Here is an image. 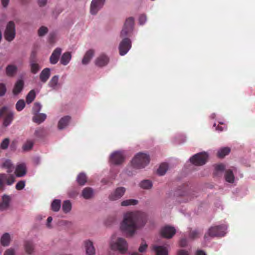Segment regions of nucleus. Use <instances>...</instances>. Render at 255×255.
<instances>
[{
  "label": "nucleus",
  "mask_w": 255,
  "mask_h": 255,
  "mask_svg": "<svg viewBox=\"0 0 255 255\" xmlns=\"http://www.w3.org/2000/svg\"><path fill=\"white\" fill-rule=\"evenodd\" d=\"M46 115L45 114H37L33 117V121L38 124L42 123L46 118Z\"/></svg>",
  "instance_id": "obj_29"
},
{
  "label": "nucleus",
  "mask_w": 255,
  "mask_h": 255,
  "mask_svg": "<svg viewBox=\"0 0 255 255\" xmlns=\"http://www.w3.org/2000/svg\"><path fill=\"white\" fill-rule=\"evenodd\" d=\"M1 3L3 7H5L9 3V0H1Z\"/></svg>",
  "instance_id": "obj_63"
},
{
  "label": "nucleus",
  "mask_w": 255,
  "mask_h": 255,
  "mask_svg": "<svg viewBox=\"0 0 255 255\" xmlns=\"http://www.w3.org/2000/svg\"><path fill=\"white\" fill-rule=\"evenodd\" d=\"M147 248V245L144 241H143L141 243V244L138 249V251L140 253H143L145 251Z\"/></svg>",
  "instance_id": "obj_53"
},
{
  "label": "nucleus",
  "mask_w": 255,
  "mask_h": 255,
  "mask_svg": "<svg viewBox=\"0 0 255 255\" xmlns=\"http://www.w3.org/2000/svg\"><path fill=\"white\" fill-rule=\"evenodd\" d=\"M24 82L22 80H18L15 84L12 90V93L17 95L21 92L23 89Z\"/></svg>",
  "instance_id": "obj_20"
},
{
  "label": "nucleus",
  "mask_w": 255,
  "mask_h": 255,
  "mask_svg": "<svg viewBox=\"0 0 255 255\" xmlns=\"http://www.w3.org/2000/svg\"><path fill=\"white\" fill-rule=\"evenodd\" d=\"M61 207V201L58 199H55L51 203V210L54 212H58Z\"/></svg>",
  "instance_id": "obj_34"
},
{
  "label": "nucleus",
  "mask_w": 255,
  "mask_h": 255,
  "mask_svg": "<svg viewBox=\"0 0 255 255\" xmlns=\"http://www.w3.org/2000/svg\"><path fill=\"white\" fill-rule=\"evenodd\" d=\"M134 23V19L132 17H129L126 19L121 32V37H126L128 35L133 29Z\"/></svg>",
  "instance_id": "obj_7"
},
{
  "label": "nucleus",
  "mask_w": 255,
  "mask_h": 255,
  "mask_svg": "<svg viewBox=\"0 0 255 255\" xmlns=\"http://www.w3.org/2000/svg\"><path fill=\"white\" fill-rule=\"evenodd\" d=\"M2 167L7 169V172L10 173L12 171V164L10 160H6L2 164Z\"/></svg>",
  "instance_id": "obj_43"
},
{
  "label": "nucleus",
  "mask_w": 255,
  "mask_h": 255,
  "mask_svg": "<svg viewBox=\"0 0 255 255\" xmlns=\"http://www.w3.org/2000/svg\"><path fill=\"white\" fill-rule=\"evenodd\" d=\"M208 155L206 152L197 153L190 158L191 162L197 166L205 164L207 162Z\"/></svg>",
  "instance_id": "obj_5"
},
{
  "label": "nucleus",
  "mask_w": 255,
  "mask_h": 255,
  "mask_svg": "<svg viewBox=\"0 0 255 255\" xmlns=\"http://www.w3.org/2000/svg\"><path fill=\"white\" fill-rule=\"evenodd\" d=\"M140 186L142 188L148 189L152 187V184L150 180H144L140 182Z\"/></svg>",
  "instance_id": "obj_41"
},
{
  "label": "nucleus",
  "mask_w": 255,
  "mask_h": 255,
  "mask_svg": "<svg viewBox=\"0 0 255 255\" xmlns=\"http://www.w3.org/2000/svg\"><path fill=\"white\" fill-rule=\"evenodd\" d=\"M52 218L51 217H48V218L47 219V226L48 228H50L51 227V226H50V224L52 222Z\"/></svg>",
  "instance_id": "obj_62"
},
{
  "label": "nucleus",
  "mask_w": 255,
  "mask_h": 255,
  "mask_svg": "<svg viewBox=\"0 0 255 255\" xmlns=\"http://www.w3.org/2000/svg\"><path fill=\"white\" fill-rule=\"evenodd\" d=\"M35 93L33 90H31L26 97V102L27 104L31 103L35 98Z\"/></svg>",
  "instance_id": "obj_39"
},
{
  "label": "nucleus",
  "mask_w": 255,
  "mask_h": 255,
  "mask_svg": "<svg viewBox=\"0 0 255 255\" xmlns=\"http://www.w3.org/2000/svg\"><path fill=\"white\" fill-rule=\"evenodd\" d=\"M15 252L13 249H8L6 250L4 253L3 255H14Z\"/></svg>",
  "instance_id": "obj_55"
},
{
  "label": "nucleus",
  "mask_w": 255,
  "mask_h": 255,
  "mask_svg": "<svg viewBox=\"0 0 255 255\" xmlns=\"http://www.w3.org/2000/svg\"><path fill=\"white\" fill-rule=\"evenodd\" d=\"M109 57L105 54H100L95 60V65L99 67L106 66L109 62Z\"/></svg>",
  "instance_id": "obj_13"
},
{
  "label": "nucleus",
  "mask_w": 255,
  "mask_h": 255,
  "mask_svg": "<svg viewBox=\"0 0 255 255\" xmlns=\"http://www.w3.org/2000/svg\"><path fill=\"white\" fill-rule=\"evenodd\" d=\"M50 76V69L48 68H44L39 75V78L42 83H46Z\"/></svg>",
  "instance_id": "obj_19"
},
{
  "label": "nucleus",
  "mask_w": 255,
  "mask_h": 255,
  "mask_svg": "<svg viewBox=\"0 0 255 255\" xmlns=\"http://www.w3.org/2000/svg\"><path fill=\"white\" fill-rule=\"evenodd\" d=\"M153 250L156 253V255H168L166 248L162 246H154Z\"/></svg>",
  "instance_id": "obj_27"
},
{
  "label": "nucleus",
  "mask_w": 255,
  "mask_h": 255,
  "mask_svg": "<svg viewBox=\"0 0 255 255\" xmlns=\"http://www.w3.org/2000/svg\"><path fill=\"white\" fill-rule=\"evenodd\" d=\"M47 27L42 26L40 27L38 30V35L39 36H43L48 32Z\"/></svg>",
  "instance_id": "obj_47"
},
{
  "label": "nucleus",
  "mask_w": 255,
  "mask_h": 255,
  "mask_svg": "<svg viewBox=\"0 0 255 255\" xmlns=\"http://www.w3.org/2000/svg\"><path fill=\"white\" fill-rule=\"evenodd\" d=\"M70 120L71 117L68 116H65L61 118L58 124V128L59 129H62L64 128L68 125Z\"/></svg>",
  "instance_id": "obj_24"
},
{
  "label": "nucleus",
  "mask_w": 255,
  "mask_h": 255,
  "mask_svg": "<svg viewBox=\"0 0 255 255\" xmlns=\"http://www.w3.org/2000/svg\"><path fill=\"white\" fill-rule=\"evenodd\" d=\"M216 129L220 131H222L223 130V128L221 127L218 126L217 128H216Z\"/></svg>",
  "instance_id": "obj_64"
},
{
  "label": "nucleus",
  "mask_w": 255,
  "mask_h": 255,
  "mask_svg": "<svg viewBox=\"0 0 255 255\" xmlns=\"http://www.w3.org/2000/svg\"><path fill=\"white\" fill-rule=\"evenodd\" d=\"M195 255H207L204 251L202 250H197L196 252Z\"/></svg>",
  "instance_id": "obj_61"
},
{
  "label": "nucleus",
  "mask_w": 255,
  "mask_h": 255,
  "mask_svg": "<svg viewBox=\"0 0 255 255\" xmlns=\"http://www.w3.org/2000/svg\"><path fill=\"white\" fill-rule=\"evenodd\" d=\"M10 201V198L9 196L4 195L2 197V201L0 203V210H5L8 208Z\"/></svg>",
  "instance_id": "obj_23"
},
{
  "label": "nucleus",
  "mask_w": 255,
  "mask_h": 255,
  "mask_svg": "<svg viewBox=\"0 0 255 255\" xmlns=\"http://www.w3.org/2000/svg\"><path fill=\"white\" fill-rule=\"evenodd\" d=\"M93 191L92 189L90 187L84 188L82 191V196L85 199H90L93 196Z\"/></svg>",
  "instance_id": "obj_30"
},
{
  "label": "nucleus",
  "mask_w": 255,
  "mask_h": 255,
  "mask_svg": "<svg viewBox=\"0 0 255 255\" xmlns=\"http://www.w3.org/2000/svg\"><path fill=\"white\" fill-rule=\"evenodd\" d=\"M111 248L114 250H118L121 253H125L128 250V244L125 239L118 238L116 243H111Z\"/></svg>",
  "instance_id": "obj_6"
},
{
  "label": "nucleus",
  "mask_w": 255,
  "mask_h": 255,
  "mask_svg": "<svg viewBox=\"0 0 255 255\" xmlns=\"http://www.w3.org/2000/svg\"><path fill=\"white\" fill-rule=\"evenodd\" d=\"M85 249L87 255H94L95 254V250L93 246V243L90 241L85 242Z\"/></svg>",
  "instance_id": "obj_25"
},
{
  "label": "nucleus",
  "mask_w": 255,
  "mask_h": 255,
  "mask_svg": "<svg viewBox=\"0 0 255 255\" xmlns=\"http://www.w3.org/2000/svg\"><path fill=\"white\" fill-rule=\"evenodd\" d=\"M105 0H93L91 3L90 12L92 14H96L103 6Z\"/></svg>",
  "instance_id": "obj_11"
},
{
  "label": "nucleus",
  "mask_w": 255,
  "mask_h": 255,
  "mask_svg": "<svg viewBox=\"0 0 255 255\" xmlns=\"http://www.w3.org/2000/svg\"><path fill=\"white\" fill-rule=\"evenodd\" d=\"M227 227L226 225H221L219 226H213L210 228L208 232L205 234L204 238L207 239L208 236L211 237H223L226 234Z\"/></svg>",
  "instance_id": "obj_3"
},
{
  "label": "nucleus",
  "mask_w": 255,
  "mask_h": 255,
  "mask_svg": "<svg viewBox=\"0 0 255 255\" xmlns=\"http://www.w3.org/2000/svg\"><path fill=\"white\" fill-rule=\"evenodd\" d=\"M13 119V113L11 112H8L6 115H5V117L4 119V121L3 122V125L4 127H7L8 125H9Z\"/></svg>",
  "instance_id": "obj_28"
},
{
  "label": "nucleus",
  "mask_w": 255,
  "mask_h": 255,
  "mask_svg": "<svg viewBox=\"0 0 255 255\" xmlns=\"http://www.w3.org/2000/svg\"><path fill=\"white\" fill-rule=\"evenodd\" d=\"M25 249L26 253L31 255L33 251V245L31 242L27 241L25 244Z\"/></svg>",
  "instance_id": "obj_42"
},
{
  "label": "nucleus",
  "mask_w": 255,
  "mask_h": 255,
  "mask_svg": "<svg viewBox=\"0 0 255 255\" xmlns=\"http://www.w3.org/2000/svg\"><path fill=\"white\" fill-rule=\"evenodd\" d=\"M41 109V105L38 103H35L32 108V113L35 115L39 114Z\"/></svg>",
  "instance_id": "obj_46"
},
{
  "label": "nucleus",
  "mask_w": 255,
  "mask_h": 255,
  "mask_svg": "<svg viewBox=\"0 0 255 255\" xmlns=\"http://www.w3.org/2000/svg\"><path fill=\"white\" fill-rule=\"evenodd\" d=\"M225 177L226 181L229 183L234 182L235 180V177L232 170H231V169H228L226 171Z\"/></svg>",
  "instance_id": "obj_32"
},
{
  "label": "nucleus",
  "mask_w": 255,
  "mask_h": 255,
  "mask_svg": "<svg viewBox=\"0 0 255 255\" xmlns=\"http://www.w3.org/2000/svg\"><path fill=\"white\" fill-rule=\"evenodd\" d=\"M231 151L229 147H225L220 149L217 152V156L219 158H223L228 155Z\"/></svg>",
  "instance_id": "obj_31"
},
{
  "label": "nucleus",
  "mask_w": 255,
  "mask_h": 255,
  "mask_svg": "<svg viewBox=\"0 0 255 255\" xmlns=\"http://www.w3.org/2000/svg\"><path fill=\"white\" fill-rule=\"evenodd\" d=\"M43 132L42 129H38L35 130L34 132V135L37 137H40L41 136V133Z\"/></svg>",
  "instance_id": "obj_59"
},
{
  "label": "nucleus",
  "mask_w": 255,
  "mask_h": 255,
  "mask_svg": "<svg viewBox=\"0 0 255 255\" xmlns=\"http://www.w3.org/2000/svg\"><path fill=\"white\" fill-rule=\"evenodd\" d=\"M62 49L60 48H56L52 52L51 55L49 60L52 64H56L59 59L60 56L61 54Z\"/></svg>",
  "instance_id": "obj_16"
},
{
  "label": "nucleus",
  "mask_w": 255,
  "mask_h": 255,
  "mask_svg": "<svg viewBox=\"0 0 255 255\" xmlns=\"http://www.w3.org/2000/svg\"><path fill=\"white\" fill-rule=\"evenodd\" d=\"M6 92L5 85L3 83H0V97L3 96Z\"/></svg>",
  "instance_id": "obj_50"
},
{
  "label": "nucleus",
  "mask_w": 255,
  "mask_h": 255,
  "mask_svg": "<svg viewBox=\"0 0 255 255\" xmlns=\"http://www.w3.org/2000/svg\"><path fill=\"white\" fill-rule=\"evenodd\" d=\"M200 234V233L198 230H195L190 231L189 236L191 238L194 239L198 238Z\"/></svg>",
  "instance_id": "obj_49"
},
{
  "label": "nucleus",
  "mask_w": 255,
  "mask_h": 255,
  "mask_svg": "<svg viewBox=\"0 0 255 255\" xmlns=\"http://www.w3.org/2000/svg\"><path fill=\"white\" fill-rule=\"evenodd\" d=\"M126 189L124 187H118L109 196V198L111 201L117 200L121 198L125 194Z\"/></svg>",
  "instance_id": "obj_14"
},
{
  "label": "nucleus",
  "mask_w": 255,
  "mask_h": 255,
  "mask_svg": "<svg viewBox=\"0 0 255 255\" xmlns=\"http://www.w3.org/2000/svg\"><path fill=\"white\" fill-rule=\"evenodd\" d=\"M125 158L123 153L121 151H117L111 154L110 161L113 164L120 165L124 162Z\"/></svg>",
  "instance_id": "obj_9"
},
{
  "label": "nucleus",
  "mask_w": 255,
  "mask_h": 255,
  "mask_svg": "<svg viewBox=\"0 0 255 255\" xmlns=\"http://www.w3.org/2000/svg\"><path fill=\"white\" fill-rule=\"evenodd\" d=\"M15 181V178L13 175H7L5 174H0V191L4 190V184L7 185H12Z\"/></svg>",
  "instance_id": "obj_8"
},
{
  "label": "nucleus",
  "mask_w": 255,
  "mask_h": 255,
  "mask_svg": "<svg viewBox=\"0 0 255 255\" xmlns=\"http://www.w3.org/2000/svg\"><path fill=\"white\" fill-rule=\"evenodd\" d=\"M72 208L71 203L69 200L64 201L62 204V210L65 213L69 212Z\"/></svg>",
  "instance_id": "obj_35"
},
{
  "label": "nucleus",
  "mask_w": 255,
  "mask_h": 255,
  "mask_svg": "<svg viewBox=\"0 0 255 255\" xmlns=\"http://www.w3.org/2000/svg\"><path fill=\"white\" fill-rule=\"evenodd\" d=\"M138 203V201L135 199H128L121 202V206H128L130 205H135Z\"/></svg>",
  "instance_id": "obj_38"
},
{
  "label": "nucleus",
  "mask_w": 255,
  "mask_h": 255,
  "mask_svg": "<svg viewBox=\"0 0 255 255\" xmlns=\"http://www.w3.org/2000/svg\"><path fill=\"white\" fill-rule=\"evenodd\" d=\"M146 221V215L143 212H128L124 215L123 220L121 224V229L127 235L132 236L137 230L145 225Z\"/></svg>",
  "instance_id": "obj_1"
},
{
  "label": "nucleus",
  "mask_w": 255,
  "mask_h": 255,
  "mask_svg": "<svg viewBox=\"0 0 255 255\" xmlns=\"http://www.w3.org/2000/svg\"><path fill=\"white\" fill-rule=\"evenodd\" d=\"M149 156L145 153L139 152L134 157L131 161L133 168L140 169L144 168L149 162Z\"/></svg>",
  "instance_id": "obj_2"
},
{
  "label": "nucleus",
  "mask_w": 255,
  "mask_h": 255,
  "mask_svg": "<svg viewBox=\"0 0 255 255\" xmlns=\"http://www.w3.org/2000/svg\"><path fill=\"white\" fill-rule=\"evenodd\" d=\"M168 169V165L165 163H163L160 164L159 168L157 169V173L159 175H163Z\"/></svg>",
  "instance_id": "obj_37"
},
{
  "label": "nucleus",
  "mask_w": 255,
  "mask_h": 255,
  "mask_svg": "<svg viewBox=\"0 0 255 255\" xmlns=\"http://www.w3.org/2000/svg\"><path fill=\"white\" fill-rule=\"evenodd\" d=\"M18 71V68L14 64H8L5 68V74L9 77L15 76Z\"/></svg>",
  "instance_id": "obj_17"
},
{
  "label": "nucleus",
  "mask_w": 255,
  "mask_h": 255,
  "mask_svg": "<svg viewBox=\"0 0 255 255\" xmlns=\"http://www.w3.org/2000/svg\"><path fill=\"white\" fill-rule=\"evenodd\" d=\"M25 181H19L15 185V188L17 190H20L24 188L25 186Z\"/></svg>",
  "instance_id": "obj_52"
},
{
  "label": "nucleus",
  "mask_w": 255,
  "mask_h": 255,
  "mask_svg": "<svg viewBox=\"0 0 255 255\" xmlns=\"http://www.w3.org/2000/svg\"><path fill=\"white\" fill-rule=\"evenodd\" d=\"M77 181L79 185H84L87 182V177L85 174L80 173L77 176Z\"/></svg>",
  "instance_id": "obj_36"
},
{
  "label": "nucleus",
  "mask_w": 255,
  "mask_h": 255,
  "mask_svg": "<svg viewBox=\"0 0 255 255\" xmlns=\"http://www.w3.org/2000/svg\"><path fill=\"white\" fill-rule=\"evenodd\" d=\"M176 233V230L174 227L166 226L161 230V234L165 238H171Z\"/></svg>",
  "instance_id": "obj_15"
},
{
  "label": "nucleus",
  "mask_w": 255,
  "mask_h": 255,
  "mask_svg": "<svg viewBox=\"0 0 255 255\" xmlns=\"http://www.w3.org/2000/svg\"><path fill=\"white\" fill-rule=\"evenodd\" d=\"M95 53V51L93 49H90L88 50L86 53H85V55L84 56V57L82 59V63L83 65H87L88 64L90 61H91V59L93 57Z\"/></svg>",
  "instance_id": "obj_21"
},
{
  "label": "nucleus",
  "mask_w": 255,
  "mask_h": 255,
  "mask_svg": "<svg viewBox=\"0 0 255 255\" xmlns=\"http://www.w3.org/2000/svg\"><path fill=\"white\" fill-rule=\"evenodd\" d=\"M180 246L182 247H184L187 245V240L185 238H183L180 241Z\"/></svg>",
  "instance_id": "obj_57"
},
{
  "label": "nucleus",
  "mask_w": 255,
  "mask_h": 255,
  "mask_svg": "<svg viewBox=\"0 0 255 255\" xmlns=\"http://www.w3.org/2000/svg\"><path fill=\"white\" fill-rule=\"evenodd\" d=\"M146 20V16L143 14L140 15L139 17V22L140 24H143Z\"/></svg>",
  "instance_id": "obj_54"
},
{
  "label": "nucleus",
  "mask_w": 255,
  "mask_h": 255,
  "mask_svg": "<svg viewBox=\"0 0 255 255\" xmlns=\"http://www.w3.org/2000/svg\"><path fill=\"white\" fill-rule=\"evenodd\" d=\"M177 255H189V253L187 251L181 250L178 251Z\"/></svg>",
  "instance_id": "obj_60"
},
{
  "label": "nucleus",
  "mask_w": 255,
  "mask_h": 255,
  "mask_svg": "<svg viewBox=\"0 0 255 255\" xmlns=\"http://www.w3.org/2000/svg\"><path fill=\"white\" fill-rule=\"evenodd\" d=\"M33 146V142L31 140H27L26 143L23 145L24 150L27 151L31 149Z\"/></svg>",
  "instance_id": "obj_48"
},
{
  "label": "nucleus",
  "mask_w": 255,
  "mask_h": 255,
  "mask_svg": "<svg viewBox=\"0 0 255 255\" xmlns=\"http://www.w3.org/2000/svg\"><path fill=\"white\" fill-rule=\"evenodd\" d=\"M31 72L34 74H36L41 69L39 64L37 62L35 55L32 53L29 60Z\"/></svg>",
  "instance_id": "obj_12"
},
{
  "label": "nucleus",
  "mask_w": 255,
  "mask_h": 255,
  "mask_svg": "<svg viewBox=\"0 0 255 255\" xmlns=\"http://www.w3.org/2000/svg\"><path fill=\"white\" fill-rule=\"evenodd\" d=\"M59 77L57 75L54 76L50 80L48 85L55 89L58 84Z\"/></svg>",
  "instance_id": "obj_40"
},
{
  "label": "nucleus",
  "mask_w": 255,
  "mask_h": 255,
  "mask_svg": "<svg viewBox=\"0 0 255 255\" xmlns=\"http://www.w3.org/2000/svg\"><path fill=\"white\" fill-rule=\"evenodd\" d=\"M9 142L10 140L8 138H4L0 143V148L3 150L6 149L8 147Z\"/></svg>",
  "instance_id": "obj_45"
},
{
  "label": "nucleus",
  "mask_w": 255,
  "mask_h": 255,
  "mask_svg": "<svg viewBox=\"0 0 255 255\" xmlns=\"http://www.w3.org/2000/svg\"><path fill=\"white\" fill-rule=\"evenodd\" d=\"M25 104L23 100H19L17 101L15 105V108L17 111H22L25 107Z\"/></svg>",
  "instance_id": "obj_44"
},
{
  "label": "nucleus",
  "mask_w": 255,
  "mask_h": 255,
  "mask_svg": "<svg viewBox=\"0 0 255 255\" xmlns=\"http://www.w3.org/2000/svg\"><path fill=\"white\" fill-rule=\"evenodd\" d=\"M71 54L69 52L64 53L60 59V63L63 65H67L71 59Z\"/></svg>",
  "instance_id": "obj_26"
},
{
  "label": "nucleus",
  "mask_w": 255,
  "mask_h": 255,
  "mask_svg": "<svg viewBox=\"0 0 255 255\" xmlns=\"http://www.w3.org/2000/svg\"><path fill=\"white\" fill-rule=\"evenodd\" d=\"M215 169L216 172V174H217L218 172L223 171L225 169V166L223 164H219L215 166Z\"/></svg>",
  "instance_id": "obj_51"
},
{
  "label": "nucleus",
  "mask_w": 255,
  "mask_h": 255,
  "mask_svg": "<svg viewBox=\"0 0 255 255\" xmlns=\"http://www.w3.org/2000/svg\"><path fill=\"white\" fill-rule=\"evenodd\" d=\"M47 0H38V4L40 7H43L47 4Z\"/></svg>",
  "instance_id": "obj_58"
},
{
  "label": "nucleus",
  "mask_w": 255,
  "mask_h": 255,
  "mask_svg": "<svg viewBox=\"0 0 255 255\" xmlns=\"http://www.w3.org/2000/svg\"><path fill=\"white\" fill-rule=\"evenodd\" d=\"M26 167L24 164H20L17 165L15 174L17 177H22L26 174Z\"/></svg>",
  "instance_id": "obj_22"
},
{
  "label": "nucleus",
  "mask_w": 255,
  "mask_h": 255,
  "mask_svg": "<svg viewBox=\"0 0 255 255\" xmlns=\"http://www.w3.org/2000/svg\"><path fill=\"white\" fill-rule=\"evenodd\" d=\"M15 25L13 21H9L6 24L3 33L4 39L8 42L12 41L15 37Z\"/></svg>",
  "instance_id": "obj_4"
},
{
  "label": "nucleus",
  "mask_w": 255,
  "mask_h": 255,
  "mask_svg": "<svg viewBox=\"0 0 255 255\" xmlns=\"http://www.w3.org/2000/svg\"><path fill=\"white\" fill-rule=\"evenodd\" d=\"M176 194L179 196H187L188 198L186 201L191 200L192 199L191 193L188 191L187 186H184L181 189H179L176 191Z\"/></svg>",
  "instance_id": "obj_18"
},
{
  "label": "nucleus",
  "mask_w": 255,
  "mask_h": 255,
  "mask_svg": "<svg viewBox=\"0 0 255 255\" xmlns=\"http://www.w3.org/2000/svg\"><path fill=\"white\" fill-rule=\"evenodd\" d=\"M10 238L8 233L4 234L1 238L0 242L3 246H7L9 244Z\"/></svg>",
  "instance_id": "obj_33"
},
{
  "label": "nucleus",
  "mask_w": 255,
  "mask_h": 255,
  "mask_svg": "<svg viewBox=\"0 0 255 255\" xmlns=\"http://www.w3.org/2000/svg\"><path fill=\"white\" fill-rule=\"evenodd\" d=\"M131 47V42L130 40L128 38H125L121 42L119 45V52L122 56L125 55Z\"/></svg>",
  "instance_id": "obj_10"
},
{
  "label": "nucleus",
  "mask_w": 255,
  "mask_h": 255,
  "mask_svg": "<svg viewBox=\"0 0 255 255\" xmlns=\"http://www.w3.org/2000/svg\"><path fill=\"white\" fill-rule=\"evenodd\" d=\"M8 112L7 111V108L5 107H2L0 109V117L3 116L4 115H6V114Z\"/></svg>",
  "instance_id": "obj_56"
}]
</instances>
